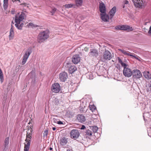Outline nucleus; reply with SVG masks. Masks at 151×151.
<instances>
[{
  "label": "nucleus",
  "mask_w": 151,
  "mask_h": 151,
  "mask_svg": "<svg viewBox=\"0 0 151 151\" xmlns=\"http://www.w3.org/2000/svg\"><path fill=\"white\" fill-rule=\"evenodd\" d=\"M33 126L31 125L30 126H28L27 127L26 129L27 131L26 139L25 140L26 142L24 143V151H29L31 142V139L32 138L33 133Z\"/></svg>",
  "instance_id": "1"
},
{
  "label": "nucleus",
  "mask_w": 151,
  "mask_h": 151,
  "mask_svg": "<svg viewBox=\"0 0 151 151\" xmlns=\"http://www.w3.org/2000/svg\"><path fill=\"white\" fill-rule=\"evenodd\" d=\"M24 14L22 12L20 15H16L15 16V25L19 29H22L24 24L22 22L21 23L24 18Z\"/></svg>",
  "instance_id": "2"
},
{
  "label": "nucleus",
  "mask_w": 151,
  "mask_h": 151,
  "mask_svg": "<svg viewBox=\"0 0 151 151\" xmlns=\"http://www.w3.org/2000/svg\"><path fill=\"white\" fill-rule=\"evenodd\" d=\"M50 31L48 30H46L40 32L39 35L38 42L41 43L45 41L49 37Z\"/></svg>",
  "instance_id": "3"
},
{
  "label": "nucleus",
  "mask_w": 151,
  "mask_h": 151,
  "mask_svg": "<svg viewBox=\"0 0 151 151\" xmlns=\"http://www.w3.org/2000/svg\"><path fill=\"white\" fill-rule=\"evenodd\" d=\"M118 50L122 53L123 54L125 55L130 56L134 58L139 61H140V59L139 58V57L137 55H136L134 53H131L130 52L125 50L124 49H118Z\"/></svg>",
  "instance_id": "4"
},
{
  "label": "nucleus",
  "mask_w": 151,
  "mask_h": 151,
  "mask_svg": "<svg viewBox=\"0 0 151 151\" xmlns=\"http://www.w3.org/2000/svg\"><path fill=\"white\" fill-rule=\"evenodd\" d=\"M52 92L55 93H58L61 90V87L58 83H55L52 84L51 87Z\"/></svg>",
  "instance_id": "5"
},
{
  "label": "nucleus",
  "mask_w": 151,
  "mask_h": 151,
  "mask_svg": "<svg viewBox=\"0 0 151 151\" xmlns=\"http://www.w3.org/2000/svg\"><path fill=\"white\" fill-rule=\"evenodd\" d=\"M115 28L116 29L127 30L128 31H132L133 30L132 27H130L129 26L127 25L117 26L115 27Z\"/></svg>",
  "instance_id": "6"
},
{
  "label": "nucleus",
  "mask_w": 151,
  "mask_h": 151,
  "mask_svg": "<svg viewBox=\"0 0 151 151\" xmlns=\"http://www.w3.org/2000/svg\"><path fill=\"white\" fill-rule=\"evenodd\" d=\"M70 134L71 138L76 139L79 137L80 133L77 129H74L71 131Z\"/></svg>",
  "instance_id": "7"
},
{
  "label": "nucleus",
  "mask_w": 151,
  "mask_h": 151,
  "mask_svg": "<svg viewBox=\"0 0 151 151\" xmlns=\"http://www.w3.org/2000/svg\"><path fill=\"white\" fill-rule=\"evenodd\" d=\"M124 75L127 77H129L132 74V72L130 69L128 68H124L123 70Z\"/></svg>",
  "instance_id": "8"
},
{
  "label": "nucleus",
  "mask_w": 151,
  "mask_h": 151,
  "mask_svg": "<svg viewBox=\"0 0 151 151\" xmlns=\"http://www.w3.org/2000/svg\"><path fill=\"white\" fill-rule=\"evenodd\" d=\"M102 58L104 60H110L112 58L110 52L108 50H105L103 53Z\"/></svg>",
  "instance_id": "9"
},
{
  "label": "nucleus",
  "mask_w": 151,
  "mask_h": 151,
  "mask_svg": "<svg viewBox=\"0 0 151 151\" xmlns=\"http://www.w3.org/2000/svg\"><path fill=\"white\" fill-rule=\"evenodd\" d=\"M133 77L135 79H139L142 77V74L139 70L135 69L133 70L132 74Z\"/></svg>",
  "instance_id": "10"
},
{
  "label": "nucleus",
  "mask_w": 151,
  "mask_h": 151,
  "mask_svg": "<svg viewBox=\"0 0 151 151\" xmlns=\"http://www.w3.org/2000/svg\"><path fill=\"white\" fill-rule=\"evenodd\" d=\"M31 53V52L29 50H27L25 53L24 55L23 56V59L22 60V65H24L26 62V61L28 58L29 55Z\"/></svg>",
  "instance_id": "11"
},
{
  "label": "nucleus",
  "mask_w": 151,
  "mask_h": 151,
  "mask_svg": "<svg viewBox=\"0 0 151 151\" xmlns=\"http://www.w3.org/2000/svg\"><path fill=\"white\" fill-rule=\"evenodd\" d=\"M100 15L101 19L104 22H107L109 21L110 18L108 14L106 13V12L103 13H100Z\"/></svg>",
  "instance_id": "12"
},
{
  "label": "nucleus",
  "mask_w": 151,
  "mask_h": 151,
  "mask_svg": "<svg viewBox=\"0 0 151 151\" xmlns=\"http://www.w3.org/2000/svg\"><path fill=\"white\" fill-rule=\"evenodd\" d=\"M89 56L91 57H96L99 55L98 51L96 49H92L90 50V52L89 53Z\"/></svg>",
  "instance_id": "13"
},
{
  "label": "nucleus",
  "mask_w": 151,
  "mask_h": 151,
  "mask_svg": "<svg viewBox=\"0 0 151 151\" xmlns=\"http://www.w3.org/2000/svg\"><path fill=\"white\" fill-rule=\"evenodd\" d=\"M68 76L67 73L65 72H63L60 74L59 78L60 80L63 82H64L67 79Z\"/></svg>",
  "instance_id": "14"
},
{
  "label": "nucleus",
  "mask_w": 151,
  "mask_h": 151,
  "mask_svg": "<svg viewBox=\"0 0 151 151\" xmlns=\"http://www.w3.org/2000/svg\"><path fill=\"white\" fill-rule=\"evenodd\" d=\"M99 9L100 13H103L106 12L105 5L104 3L101 1L99 2Z\"/></svg>",
  "instance_id": "15"
},
{
  "label": "nucleus",
  "mask_w": 151,
  "mask_h": 151,
  "mask_svg": "<svg viewBox=\"0 0 151 151\" xmlns=\"http://www.w3.org/2000/svg\"><path fill=\"white\" fill-rule=\"evenodd\" d=\"M132 1L136 7L140 8H142V4L141 2H139L140 1L142 2V0H132Z\"/></svg>",
  "instance_id": "16"
},
{
  "label": "nucleus",
  "mask_w": 151,
  "mask_h": 151,
  "mask_svg": "<svg viewBox=\"0 0 151 151\" xmlns=\"http://www.w3.org/2000/svg\"><path fill=\"white\" fill-rule=\"evenodd\" d=\"M80 58L78 55H74L72 58V61L74 64H77L80 61Z\"/></svg>",
  "instance_id": "17"
},
{
  "label": "nucleus",
  "mask_w": 151,
  "mask_h": 151,
  "mask_svg": "<svg viewBox=\"0 0 151 151\" xmlns=\"http://www.w3.org/2000/svg\"><path fill=\"white\" fill-rule=\"evenodd\" d=\"M77 120L79 122L82 123L86 120V118L82 114H78L77 116Z\"/></svg>",
  "instance_id": "18"
},
{
  "label": "nucleus",
  "mask_w": 151,
  "mask_h": 151,
  "mask_svg": "<svg viewBox=\"0 0 151 151\" xmlns=\"http://www.w3.org/2000/svg\"><path fill=\"white\" fill-rule=\"evenodd\" d=\"M75 4H74V5L76 7H79L83 5V0H75Z\"/></svg>",
  "instance_id": "19"
},
{
  "label": "nucleus",
  "mask_w": 151,
  "mask_h": 151,
  "mask_svg": "<svg viewBox=\"0 0 151 151\" xmlns=\"http://www.w3.org/2000/svg\"><path fill=\"white\" fill-rule=\"evenodd\" d=\"M116 7L114 6L109 12L110 19H112L116 12Z\"/></svg>",
  "instance_id": "20"
},
{
  "label": "nucleus",
  "mask_w": 151,
  "mask_h": 151,
  "mask_svg": "<svg viewBox=\"0 0 151 151\" xmlns=\"http://www.w3.org/2000/svg\"><path fill=\"white\" fill-rule=\"evenodd\" d=\"M14 36V29L12 25H11V27L10 29V34L9 35V38L10 40L13 39Z\"/></svg>",
  "instance_id": "21"
},
{
  "label": "nucleus",
  "mask_w": 151,
  "mask_h": 151,
  "mask_svg": "<svg viewBox=\"0 0 151 151\" xmlns=\"http://www.w3.org/2000/svg\"><path fill=\"white\" fill-rule=\"evenodd\" d=\"M67 139L65 137H63L60 140V143L62 146L65 145L67 143Z\"/></svg>",
  "instance_id": "22"
},
{
  "label": "nucleus",
  "mask_w": 151,
  "mask_h": 151,
  "mask_svg": "<svg viewBox=\"0 0 151 151\" xmlns=\"http://www.w3.org/2000/svg\"><path fill=\"white\" fill-rule=\"evenodd\" d=\"M143 75L148 80L151 78V75L148 71L144 72Z\"/></svg>",
  "instance_id": "23"
},
{
  "label": "nucleus",
  "mask_w": 151,
  "mask_h": 151,
  "mask_svg": "<svg viewBox=\"0 0 151 151\" xmlns=\"http://www.w3.org/2000/svg\"><path fill=\"white\" fill-rule=\"evenodd\" d=\"M76 70L77 68L74 65H71L69 67V71L71 73H73Z\"/></svg>",
  "instance_id": "24"
},
{
  "label": "nucleus",
  "mask_w": 151,
  "mask_h": 151,
  "mask_svg": "<svg viewBox=\"0 0 151 151\" xmlns=\"http://www.w3.org/2000/svg\"><path fill=\"white\" fill-rule=\"evenodd\" d=\"M64 6L67 9H69L71 8H76V7L74 4H66L64 5Z\"/></svg>",
  "instance_id": "25"
},
{
  "label": "nucleus",
  "mask_w": 151,
  "mask_h": 151,
  "mask_svg": "<svg viewBox=\"0 0 151 151\" xmlns=\"http://www.w3.org/2000/svg\"><path fill=\"white\" fill-rule=\"evenodd\" d=\"M117 59L118 60V62L121 64V65L122 67H124V68H127V64L126 63H123L121 60V59L119 58L118 57L117 58Z\"/></svg>",
  "instance_id": "26"
},
{
  "label": "nucleus",
  "mask_w": 151,
  "mask_h": 151,
  "mask_svg": "<svg viewBox=\"0 0 151 151\" xmlns=\"http://www.w3.org/2000/svg\"><path fill=\"white\" fill-rule=\"evenodd\" d=\"M9 139V137H6L5 138L4 142V146L8 147Z\"/></svg>",
  "instance_id": "27"
},
{
  "label": "nucleus",
  "mask_w": 151,
  "mask_h": 151,
  "mask_svg": "<svg viewBox=\"0 0 151 151\" xmlns=\"http://www.w3.org/2000/svg\"><path fill=\"white\" fill-rule=\"evenodd\" d=\"M0 79L1 83L3 82L4 81L3 75L2 72L0 68Z\"/></svg>",
  "instance_id": "28"
},
{
  "label": "nucleus",
  "mask_w": 151,
  "mask_h": 151,
  "mask_svg": "<svg viewBox=\"0 0 151 151\" xmlns=\"http://www.w3.org/2000/svg\"><path fill=\"white\" fill-rule=\"evenodd\" d=\"M89 107L90 110L92 111H94L96 109V107L94 105L90 104Z\"/></svg>",
  "instance_id": "29"
},
{
  "label": "nucleus",
  "mask_w": 151,
  "mask_h": 151,
  "mask_svg": "<svg viewBox=\"0 0 151 151\" xmlns=\"http://www.w3.org/2000/svg\"><path fill=\"white\" fill-rule=\"evenodd\" d=\"M8 1H4V9H6L8 7Z\"/></svg>",
  "instance_id": "30"
},
{
  "label": "nucleus",
  "mask_w": 151,
  "mask_h": 151,
  "mask_svg": "<svg viewBox=\"0 0 151 151\" xmlns=\"http://www.w3.org/2000/svg\"><path fill=\"white\" fill-rule=\"evenodd\" d=\"M28 26V27H31L32 28H33L34 27H37V25H36L32 23H30L27 24V25Z\"/></svg>",
  "instance_id": "31"
},
{
  "label": "nucleus",
  "mask_w": 151,
  "mask_h": 151,
  "mask_svg": "<svg viewBox=\"0 0 151 151\" xmlns=\"http://www.w3.org/2000/svg\"><path fill=\"white\" fill-rule=\"evenodd\" d=\"M98 127L96 126H94L92 127V129L94 132H96L98 130Z\"/></svg>",
  "instance_id": "32"
},
{
  "label": "nucleus",
  "mask_w": 151,
  "mask_h": 151,
  "mask_svg": "<svg viewBox=\"0 0 151 151\" xmlns=\"http://www.w3.org/2000/svg\"><path fill=\"white\" fill-rule=\"evenodd\" d=\"M86 134L87 135L91 136L92 134V132L89 130H87L86 132Z\"/></svg>",
  "instance_id": "33"
},
{
  "label": "nucleus",
  "mask_w": 151,
  "mask_h": 151,
  "mask_svg": "<svg viewBox=\"0 0 151 151\" xmlns=\"http://www.w3.org/2000/svg\"><path fill=\"white\" fill-rule=\"evenodd\" d=\"M56 11V9L55 8H54L52 9L51 11H50V12L51 13V14L53 15L55 13Z\"/></svg>",
  "instance_id": "34"
},
{
  "label": "nucleus",
  "mask_w": 151,
  "mask_h": 151,
  "mask_svg": "<svg viewBox=\"0 0 151 151\" xmlns=\"http://www.w3.org/2000/svg\"><path fill=\"white\" fill-rule=\"evenodd\" d=\"M147 35L151 37V26H150L149 31L147 32Z\"/></svg>",
  "instance_id": "35"
},
{
  "label": "nucleus",
  "mask_w": 151,
  "mask_h": 151,
  "mask_svg": "<svg viewBox=\"0 0 151 151\" xmlns=\"http://www.w3.org/2000/svg\"><path fill=\"white\" fill-rule=\"evenodd\" d=\"M126 4H124L123 3V10L125 12H127V8H125L126 6Z\"/></svg>",
  "instance_id": "36"
},
{
  "label": "nucleus",
  "mask_w": 151,
  "mask_h": 151,
  "mask_svg": "<svg viewBox=\"0 0 151 151\" xmlns=\"http://www.w3.org/2000/svg\"><path fill=\"white\" fill-rule=\"evenodd\" d=\"M48 134V131L47 130L45 131L43 133V136L44 137H47Z\"/></svg>",
  "instance_id": "37"
},
{
  "label": "nucleus",
  "mask_w": 151,
  "mask_h": 151,
  "mask_svg": "<svg viewBox=\"0 0 151 151\" xmlns=\"http://www.w3.org/2000/svg\"><path fill=\"white\" fill-rule=\"evenodd\" d=\"M8 146H4V148L3 151H7L8 149Z\"/></svg>",
  "instance_id": "38"
},
{
  "label": "nucleus",
  "mask_w": 151,
  "mask_h": 151,
  "mask_svg": "<svg viewBox=\"0 0 151 151\" xmlns=\"http://www.w3.org/2000/svg\"><path fill=\"white\" fill-rule=\"evenodd\" d=\"M123 3L126 5H127L128 4L129 2L125 0L124 1Z\"/></svg>",
  "instance_id": "39"
},
{
  "label": "nucleus",
  "mask_w": 151,
  "mask_h": 151,
  "mask_svg": "<svg viewBox=\"0 0 151 151\" xmlns=\"http://www.w3.org/2000/svg\"><path fill=\"white\" fill-rule=\"evenodd\" d=\"M57 123L59 124H63V122L60 121H58Z\"/></svg>",
  "instance_id": "40"
},
{
  "label": "nucleus",
  "mask_w": 151,
  "mask_h": 151,
  "mask_svg": "<svg viewBox=\"0 0 151 151\" xmlns=\"http://www.w3.org/2000/svg\"><path fill=\"white\" fill-rule=\"evenodd\" d=\"M85 126L84 125H82V127L81 128V129H85Z\"/></svg>",
  "instance_id": "41"
},
{
  "label": "nucleus",
  "mask_w": 151,
  "mask_h": 151,
  "mask_svg": "<svg viewBox=\"0 0 151 151\" xmlns=\"http://www.w3.org/2000/svg\"><path fill=\"white\" fill-rule=\"evenodd\" d=\"M84 50L85 51H87L88 50V48L87 47H86L84 48Z\"/></svg>",
  "instance_id": "42"
},
{
  "label": "nucleus",
  "mask_w": 151,
  "mask_h": 151,
  "mask_svg": "<svg viewBox=\"0 0 151 151\" xmlns=\"http://www.w3.org/2000/svg\"><path fill=\"white\" fill-rule=\"evenodd\" d=\"M12 1L14 2V1H19V2H20V0H14H14H12Z\"/></svg>",
  "instance_id": "43"
},
{
  "label": "nucleus",
  "mask_w": 151,
  "mask_h": 151,
  "mask_svg": "<svg viewBox=\"0 0 151 151\" xmlns=\"http://www.w3.org/2000/svg\"><path fill=\"white\" fill-rule=\"evenodd\" d=\"M38 27H39V28L40 29H42L43 28V27L42 26H38Z\"/></svg>",
  "instance_id": "44"
},
{
  "label": "nucleus",
  "mask_w": 151,
  "mask_h": 151,
  "mask_svg": "<svg viewBox=\"0 0 151 151\" xmlns=\"http://www.w3.org/2000/svg\"><path fill=\"white\" fill-rule=\"evenodd\" d=\"M66 151H73L72 149H68Z\"/></svg>",
  "instance_id": "45"
},
{
  "label": "nucleus",
  "mask_w": 151,
  "mask_h": 151,
  "mask_svg": "<svg viewBox=\"0 0 151 151\" xmlns=\"http://www.w3.org/2000/svg\"><path fill=\"white\" fill-rule=\"evenodd\" d=\"M35 79L34 78V80H32V83H35Z\"/></svg>",
  "instance_id": "46"
},
{
  "label": "nucleus",
  "mask_w": 151,
  "mask_h": 151,
  "mask_svg": "<svg viewBox=\"0 0 151 151\" xmlns=\"http://www.w3.org/2000/svg\"><path fill=\"white\" fill-rule=\"evenodd\" d=\"M33 73V72H31L29 74V76H31V74H32Z\"/></svg>",
  "instance_id": "47"
},
{
  "label": "nucleus",
  "mask_w": 151,
  "mask_h": 151,
  "mask_svg": "<svg viewBox=\"0 0 151 151\" xmlns=\"http://www.w3.org/2000/svg\"><path fill=\"white\" fill-rule=\"evenodd\" d=\"M56 129V128L55 127H53L52 128V130L54 131Z\"/></svg>",
  "instance_id": "48"
},
{
  "label": "nucleus",
  "mask_w": 151,
  "mask_h": 151,
  "mask_svg": "<svg viewBox=\"0 0 151 151\" xmlns=\"http://www.w3.org/2000/svg\"><path fill=\"white\" fill-rule=\"evenodd\" d=\"M145 29L144 30V32L145 33H147V31L146 30H145Z\"/></svg>",
  "instance_id": "49"
},
{
  "label": "nucleus",
  "mask_w": 151,
  "mask_h": 151,
  "mask_svg": "<svg viewBox=\"0 0 151 151\" xmlns=\"http://www.w3.org/2000/svg\"><path fill=\"white\" fill-rule=\"evenodd\" d=\"M52 150V148L51 147H50V150Z\"/></svg>",
  "instance_id": "50"
},
{
  "label": "nucleus",
  "mask_w": 151,
  "mask_h": 151,
  "mask_svg": "<svg viewBox=\"0 0 151 151\" xmlns=\"http://www.w3.org/2000/svg\"><path fill=\"white\" fill-rule=\"evenodd\" d=\"M12 24H14V23L13 22V21H12Z\"/></svg>",
  "instance_id": "51"
},
{
  "label": "nucleus",
  "mask_w": 151,
  "mask_h": 151,
  "mask_svg": "<svg viewBox=\"0 0 151 151\" xmlns=\"http://www.w3.org/2000/svg\"><path fill=\"white\" fill-rule=\"evenodd\" d=\"M8 0H4V1H8Z\"/></svg>",
  "instance_id": "52"
},
{
  "label": "nucleus",
  "mask_w": 151,
  "mask_h": 151,
  "mask_svg": "<svg viewBox=\"0 0 151 151\" xmlns=\"http://www.w3.org/2000/svg\"><path fill=\"white\" fill-rule=\"evenodd\" d=\"M146 23H145L144 24H145V25H146Z\"/></svg>",
  "instance_id": "53"
},
{
  "label": "nucleus",
  "mask_w": 151,
  "mask_h": 151,
  "mask_svg": "<svg viewBox=\"0 0 151 151\" xmlns=\"http://www.w3.org/2000/svg\"><path fill=\"white\" fill-rule=\"evenodd\" d=\"M67 64H68V65H69V63H67Z\"/></svg>",
  "instance_id": "54"
},
{
  "label": "nucleus",
  "mask_w": 151,
  "mask_h": 151,
  "mask_svg": "<svg viewBox=\"0 0 151 151\" xmlns=\"http://www.w3.org/2000/svg\"><path fill=\"white\" fill-rule=\"evenodd\" d=\"M30 123V122H29L28 123V124H29Z\"/></svg>",
  "instance_id": "55"
}]
</instances>
